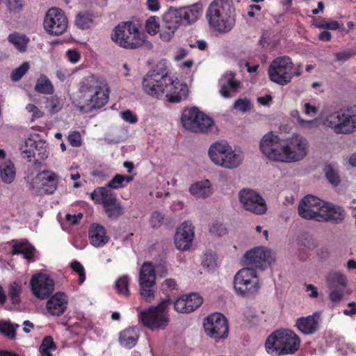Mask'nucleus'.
Listing matches in <instances>:
<instances>
[{
    "label": "nucleus",
    "mask_w": 356,
    "mask_h": 356,
    "mask_svg": "<svg viewBox=\"0 0 356 356\" xmlns=\"http://www.w3.org/2000/svg\"><path fill=\"white\" fill-rule=\"evenodd\" d=\"M79 91L85 98L86 104L79 105V111L89 113L104 106L108 100L110 89L103 78L94 75L85 77L81 83Z\"/></svg>",
    "instance_id": "obj_4"
},
{
    "label": "nucleus",
    "mask_w": 356,
    "mask_h": 356,
    "mask_svg": "<svg viewBox=\"0 0 356 356\" xmlns=\"http://www.w3.org/2000/svg\"><path fill=\"white\" fill-rule=\"evenodd\" d=\"M170 65L165 59L159 61L143 77V88L153 97L160 99L165 96L169 102L178 103L186 98L188 88L169 76Z\"/></svg>",
    "instance_id": "obj_1"
},
{
    "label": "nucleus",
    "mask_w": 356,
    "mask_h": 356,
    "mask_svg": "<svg viewBox=\"0 0 356 356\" xmlns=\"http://www.w3.org/2000/svg\"><path fill=\"white\" fill-rule=\"evenodd\" d=\"M8 40L10 43L19 51L25 52L26 51L27 44L29 42V38L25 35L20 34L18 33H13L9 34Z\"/></svg>",
    "instance_id": "obj_39"
},
{
    "label": "nucleus",
    "mask_w": 356,
    "mask_h": 356,
    "mask_svg": "<svg viewBox=\"0 0 356 356\" xmlns=\"http://www.w3.org/2000/svg\"><path fill=\"white\" fill-rule=\"evenodd\" d=\"M22 291V286L21 283L15 281L10 284L8 286V294L13 304H18L20 302V294Z\"/></svg>",
    "instance_id": "obj_41"
},
{
    "label": "nucleus",
    "mask_w": 356,
    "mask_h": 356,
    "mask_svg": "<svg viewBox=\"0 0 356 356\" xmlns=\"http://www.w3.org/2000/svg\"><path fill=\"white\" fill-rule=\"evenodd\" d=\"M71 268L79 275V284H83L86 280V273L83 265L78 261H74L71 263Z\"/></svg>",
    "instance_id": "obj_49"
},
{
    "label": "nucleus",
    "mask_w": 356,
    "mask_h": 356,
    "mask_svg": "<svg viewBox=\"0 0 356 356\" xmlns=\"http://www.w3.org/2000/svg\"><path fill=\"white\" fill-rule=\"evenodd\" d=\"M67 304V296L64 293L58 292L47 300L46 308L51 316H60L66 311Z\"/></svg>",
    "instance_id": "obj_27"
},
{
    "label": "nucleus",
    "mask_w": 356,
    "mask_h": 356,
    "mask_svg": "<svg viewBox=\"0 0 356 356\" xmlns=\"http://www.w3.org/2000/svg\"><path fill=\"white\" fill-rule=\"evenodd\" d=\"M300 339L293 330L280 329L272 332L266 339V352L273 356L294 354L300 346Z\"/></svg>",
    "instance_id": "obj_6"
},
{
    "label": "nucleus",
    "mask_w": 356,
    "mask_h": 356,
    "mask_svg": "<svg viewBox=\"0 0 356 356\" xmlns=\"http://www.w3.org/2000/svg\"><path fill=\"white\" fill-rule=\"evenodd\" d=\"M157 17L156 16H152L148 18L146 22V29L147 31L151 35H155L156 33H160V26L156 21Z\"/></svg>",
    "instance_id": "obj_47"
},
{
    "label": "nucleus",
    "mask_w": 356,
    "mask_h": 356,
    "mask_svg": "<svg viewBox=\"0 0 356 356\" xmlns=\"http://www.w3.org/2000/svg\"><path fill=\"white\" fill-rule=\"evenodd\" d=\"M294 64L289 56H281L275 59L268 67V76L273 82L286 86L291 81Z\"/></svg>",
    "instance_id": "obj_13"
},
{
    "label": "nucleus",
    "mask_w": 356,
    "mask_h": 356,
    "mask_svg": "<svg viewBox=\"0 0 356 356\" xmlns=\"http://www.w3.org/2000/svg\"><path fill=\"white\" fill-rule=\"evenodd\" d=\"M67 56L70 62L72 63H77L80 59L79 54L73 49H70L67 51Z\"/></svg>",
    "instance_id": "obj_61"
},
{
    "label": "nucleus",
    "mask_w": 356,
    "mask_h": 356,
    "mask_svg": "<svg viewBox=\"0 0 356 356\" xmlns=\"http://www.w3.org/2000/svg\"><path fill=\"white\" fill-rule=\"evenodd\" d=\"M324 201L316 196L307 195L299 203L298 212L299 216L306 220H314L318 222Z\"/></svg>",
    "instance_id": "obj_19"
},
{
    "label": "nucleus",
    "mask_w": 356,
    "mask_h": 356,
    "mask_svg": "<svg viewBox=\"0 0 356 356\" xmlns=\"http://www.w3.org/2000/svg\"><path fill=\"white\" fill-rule=\"evenodd\" d=\"M125 186L123 181V175L117 174L114 177L106 184L105 188L111 191V188L118 189Z\"/></svg>",
    "instance_id": "obj_48"
},
{
    "label": "nucleus",
    "mask_w": 356,
    "mask_h": 356,
    "mask_svg": "<svg viewBox=\"0 0 356 356\" xmlns=\"http://www.w3.org/2000/svg\"><path fill=\"white\" fill-rule=\"evenodd\" d=\"M26 111L29 112V113H33V115L35 117V118H40L41 117V112L40 111V110L38 108V107L36 106H35L34 104H29L26 106Z\"/></svg>",
    "instance_id": "obj_63"
},
{
    "label": "nucleus",
    "mask_w": 356,
    "mask_h": 356,
    "mask_svg": "<svg viewBox=\"0 0 356 356\" xmlns=\"http://www.w3.org/2000/svg\"><path fill=\"white\" fill-rule=\"evenodd\" d=\"M323 124L337 134L347 135L356 132V106L327 114Z\"/></svg>",
    "instance_id": "obj_7"
},
{
    "label": "nucleus",
    "mask_w": 356,
    "mask_h": 356,
    "mask_svg": "<svg viewBox=\"0 0 356 356\" xmlns=\"http://www.w3.org/2000/svg\"><path fill=\"white\" fill-rule=\"evenodd\" d=\"M202 302V298L197 293L185 294L174 302V309L178 313L188 314L197 309Z\"/></svg>",
    "instance_id": "obj_24"
},
{
    "label": "nucleus",
    "mask_w": 356,
    "mask_h": 356,
    "mask_svg": "<svg viewBox=\"0 0 356 356\" xmlns=\"http://www.w3.org/2000/svg\"><path fill=\"white\" fill-rule=\"evenodd\" d=\"M243 161V156L240 152H236L231 147L227 154L224 155L218 166L226 169H235L238 168Z\"/></svg>",
    "instance_id": "obj_30"
},
{
    "label": "nucleus",
    "mask_w": 356,
    "mask_h": 356,
    "mask_svg": "<svg viewBox=\"0 0 356 356\" xmlns=\"http://www.w3.org/2000/svg\"><path fill=\"white\" fill-rule=\"evenodd\" d=\"M325 173L330 183L334 186H337L339 184V177L331 165H328L325 166Z\"/></svg>",
    "instance_id": "obj_51"
},
{
    "label": "nucleus",
    "mask_w": 356,
    "mask_h": 356,
    "mask_svg": "<svg viewBox=\"0 0 356 356\" xmlns=\"http://www.w3.org/2000/svg\"><path fill=\"white\" fill-rule=\"evenodd\" d=\"M235 76L234 72H227L219 79V92L222 97L232 98L238 92L241 84L239 81L236 79Z\"/></svg>",
    "instance_id": "obj_23"
},
{
    "label": "nucleus",
    "mask_w": 356,
    "mask_h": 356,
    "mask_svg": "<svg viewBox=\"0 0 356 356\" xmlns=\"http://www.w3.org/2000/svg\"><path fill=\"white\" fill-rule=\"evenodd\" d=\"M34 90L43 95H52L54 92L51 81L44 74H41L37 79Z\"/></svg>",
    "instance_id": "obj_38"
},
{
    "label": "nucleus",
    "mask_w": 356,
    "mask_h": 356,
    "mask_svg": "<svg viewBox=\"0 0 356 356\" xmlns=\"http://www.w3.org/2000/svg\"><path fill=\"white\" fill-rule=\"evenodd\" d=\"M234 108L243 113H245L251 109V102L247 99H237L233 106Z\"/></svg>",
    "instance_id": "obj_50"
},
{
    "label": "nucleus",
    "mask_w": 356,
    "mask_h": 356,
    "mask_svg": "<svg viewBox=\"0 0 356 356\" xmlns=\"http://www.w3.org/2000/svg\"><path fill=\"white\" fill-rule=\"evenodd\" d=\"M305 113L307 115H315L318 112L317 107L311 105L309 103H305L304 105Z\"/></svg>",
    "instance_id": "obj_64"
},
{
    "label": "nucleus",
    "mask_w": 356,
    "mask_h": 356,
    "mask_svg": "<svg viewBox=\"0 0 356 356\" xmlns=\"http://www.w3.org/2000/svg\"><path fill=\"white\" fill-rule=\"evenodd\" d=\"M7 7L10 12L19 13L23 9L24 0H7Z\"/></svg>",
    "instance_id": "obj_54"
},
{
    "label": "nucleus",
    "mask_w": 356,
    "mask_h": 356,
    "mask_svg": "<svg viewBox=\"0 0 356 356\" xmlns=\"http://www.w3.org/2000/svg\"><path fill=\"white\" fill-rule=\"evenodd\" d=\"M47 107L49 109L51 113H56L60 108V99L56 97L52 96L47 99Z\"/></svg>",
    "instance_id": "obj_53"
},
{
    "label": "nucleus",
    "mask_w": 356,
    "mask_h": 356,
    "mask_svg": "<svg viewBox=\"0 0 356 356\" xmlns=\"http://www.w3.org/2000/svg\"><path fill=\"white\" fill-rule=\"evenodd\" d=\"M335 56L337 60L345 61L348 60L352 56V53L350 51H344L337 53Z\"/></svg>",
    "instance_id": "obj_62"
},
{
    "label": "nucleus",
    "mask_w": 356,
    "mask_h": 356,
    "mask_svg": "<svg viewBox=\"0 0 356 356\" xmlns=\"http://www.w3.org/2000/svg\"><path fill=\"white\" fill-rule=\"evenodd\" d=\"M96 17V15L91 10L81 11L75 15L74 24L78 29L86 30L90 29Z\"/></svg>",
    "instance_id": "obj_33"
},
{
    "label": "nucleus",
    "mask_w": 356,
    "mask_h": 356,
    "mask_svg": "<svg viewBox=\"0 0 356 356\" xmlns=\"http://www.w3.org/2000/svg\"><path fill=\"white\" fill-rule=\"evenodd\" d=\"M238 198L241 207L256 215H263L268 207L264 197L257 191L243 188L238 191Z\"/></svg>",
    "instance_id": "obj_14"
},
{
    "label": "nucleus",
    "mask_w": 356,
    "mask_h": 356,
    "mask_svg": "<svg viewBox=\"0 0 356 356\" xmlns=\"http://www.w3.org/2000/svg\"><path fill=\"white\" fill-rule=\"evenodd\" d=\"M89 239L92 245L98 248L105 245L108 243L109 237L102 225L92 223L89 228Z\"/></svg>",
    "instance_id": "obj_28"
},
{
    "label": "nucleus",
    "mask_w": 356,
    "mask_h": 356,
    "mask_svg": "<svg viewBox=\"0 0 356 356\" xmlns=\"http://www.w3.org/2000/svg\"><path fill=\"white\" fill-rule=\"evenodd\" d=\"M35 248L27 241L15 243L13 245V254H22L26 259H31L33 257Z\"/></svg>",
    "instance_id": "obj_37"
},
{
    "label": "nucleus",
    "mask_w": 356,
    "mask_h": 356,
    "mask_svg": "<svg viewBox=\"0 0 356 356\" xmlns=\"http://www.w3.org/2000/svg\"><path fill=\"white\" fill-rule=\"evenodd\" d=\"M19 326L17 324H13L10 322H0V333L9 339H14L16 337V329Z\"/></svg>",
    "instance_id": "obj_42"
},
{
    "label": "nucleus",
    "mask_w": 356,
    "mask_h": 356,
    "mask_svg": "<svg viewBox=\"0 0 356 356\" xmlns=\"http://www.w3.org/2000/svg\"><path fill=\"white\" fill-rule=\"evenodd\" d=\"M21 150L23 156L29 161L33 157L35 158L36 161L43 160L49 155L45 141L35 140L31 138L25 140L24 147H22Z\"/></svg>",
    "instance_id": "obj_22"
},
{
    "label": "nucleus",
    "mask_w": 356,
    "mask_h": 356,
    "mask_svg": "<svg viewBox=\"0 0 356 356\" xmlns=\"http://www.w3.org/2000/svg\"><path fill=\"white\" fill-rule=\"evenodd\" d=\"M56 349L53 339L50 336L44 337L40 346V353L42 356H51V351Z\"/></svg>",
    "instance_id": "obj_45"
},
{
    "label": "nucleus",
    "mask_w": 356,
    "mask_h": 356,
    "mask_svg": "<svg viewBox=\"0 0 356 356\" xmlns=\"http://www.w3.org/2000/svg\"><path fill=\"white\" fill-rule=\"evenodd\" d=\"M82 218L83 214L81 213H78L76 214L67 213L65 216V220L71 225H76Z\"/></svg>",
    "instance_id": "obj_59"
},
{
    "label": "nucleus",
    "mask_w": 356,
    "mask_h": 356,
    "mask_svg": "<svg viewBox=\"0 0 356 356\" xmlns=\"http://www.w3.org/2000/svg\"><path fill=\"white\" fill-rule=\"evenodd\" d=\"M145 35L141 33L135 24L124 22L118 24L113 31L112 40L120 47L135 49L143 46Z\"/></svg>",
    "instance_id": "obj_8"
},
{
    "label": "nucleus",
    "mask_w": 356,
    "mask_h": 356,
    "mask_svg": "<svg viewBox=\"0 0 356 356\" xmlns=\"http://www.w3.org/2000/svg\"><path fill=\"white\" fill-rule=\"evenodd\" d=\"M30 68L29 63L24 62L20 66L13 70L10 74V79L13 82L19 81Z\"/></svg>",
    "instance_id": "obj_46"
},
{
    "label": "nucleus",
    "mask_w": 356,
    "mask_h": 356,
    "mask_svg": "<svg viewBox=\"0 0 356 356\" xmlns=\"http://www.w3.org/2000/svg\"><path fill=\"white\" fill-rule=\"evenodd\" d=\"M209 26L220 33H227L236 22L235 8L231 0H213L206 13Z\"/></svg>",
    "instance_id": "obj_5"
},
{
    "label": "nucleus",
    "mask_w": 356,
    "mask_h": 356,
    "mask_svg": "<svg viewBox=\"0 0 356 356\" xmlns=\"http://www.w3.org/2000/svg\"><path fill=\"white\" fill-rule=\"evenodd\" d=\"M245 264L249 267L264 269L267 264L275 261L273 252L268 248L260 246L248 251L245 255Z\"/></svg>",
    "instance_id": "obj_18"
},
{
    "label": "nucleus",
    "mask_w": 356,
    "mask_h": 356,
    "mask_svg": "<svg viewBox=\"0 0 356 356\" xmlns=\"http://www.w3.org/2000/svg\"><path fill=\"white\" fill-rule=\"evenodd\" d=\"M181 120L186 129L195 133L206 132L213 124V120L196 107L184 110Z\"/></svg>",
    "instance_id": "obj_12"
},
{
    "label": "nucleus",
    "mask_w": 356,
    "mask_h": 356,
    "mask_svg": "<svg viewBox=\"0 0 356 356\" xmlns=\"http://www.w3.org/2000/svg\"><path fill=\"white\" fill-rule=\"evenodd\" d=\"M139 284H156V270L152 262L145 261L141 266Z\"/></svg>",
    "instance_id": "obj_32"
},
{
    "label": "nucleus",
    "mask_w": 356,
    "mask_h": 356,
    "mask_svg": "<svg viewBox=\"0 0 356 356\" xmlns=\"http://www.w3.org/2000/svg\"><path fill=\"white\" fill-rule=\"evenodd\" d=\"M68 141L73 147H79L81 145V135L78 131H74L69 134Z\"/></svg>",
    "instance_id": "obj_58"
},
{
    "label": "nucleus",
    "mask_w": 356,
    "mask_h": 356,
    "mask_svg": "<svg viewBox=\"0 0 356 356\" xmlns=\"http://www.w3.org/2000/svg\"><path fill=\"white\" fill-rule=\"evenodd\" d=\"M262 154L270 161L291 163L302 160L307 154V140L300 135L284 140L270 131L261 139Z\"/></svg>",
    "instance_id": "obj_2"
},
{
    "label": "nucleus",
    "mask_w": 356,
    "mask_h": 356,
    "mask_svg": "<svg viewBox=\"0 0 356 356\" xmlns=\"http://www.w3.org/2000/svg\"><path fill=\"white\" fill-rule=\"evenodd\" d=\"M209 232L212 234L221 236L227 233V229L222 224L216 222L211 225Z\"/></svg>",
    "instance_id": "obj_56"
},
{
    "label": "nucleus",
    "mask_w": 356,
    "mask_h": 356,
    "mask_svg": "<svg viewBox=\"0 0 356 356\" xmlns=\"http://www.w3.org/2000/svg\"><path fill=\"white\" fill-rule=\"evenodd\" d=\"M321 312H316L312 315L300 317L296 319L295 327L305 335H312L320 327Z\"/></svg>",
    "instance_id": "obj_26"
},
{
    "label": "nucleus",
    "mask_w": 356,
    "mask_h": 356,
    "mask_svg": "<svg viewBox=\"0 0 356 356\" xmlns=\"http://www.w3.org/2000/svg\"><path fill=\"white\" fill-rule=\"evenodd\" d=\"M326 282L329 288L346 289L348 284L347 277L339 270L329 272L326 276Z\"/></svg>",
    "instance_id": "obj_34"
},
{
    "label": "nucleus",
    "mask_w": 356,
    "mask_h": 356,
    "mask_svg": "<svg viewBox=\"0 0 356 356\" xmlns=\"http://www.w3.org/2000/svg\"><path fill=\"white\" fill-rule=\"evenodd\" d=\"M204 330L207 336L216 341L225 339L229 334V323L220 313H213L204 321Z\"/></svg>",
    "instance_id": "obj_15"
},
{
    "label": "nucleus",
    "mask_w": 356,
    "mask_h": 356,
    "mask_svg": "<svg viewBox=\"0 0 356 356\" xmlns=\"http://www.w3.org/2000/svg\"><path fill=\"white\" fill-rule=\"evenodd\" d=\"M171 302L170 298H165L157 306L140 311L138 314L139 321L152 331L164 330L170 321L167 309Z\"/></svg>",
    "instance_id": "obj_9"
},
{
    "label": "nucleus",
    "mask_w": 356,
    "mask_h": 356,
    "mask_svg": "<svg viewBox=\"0 0 356 356\" xmlns=\"http://www.w3.org/2000/svg\"><path fill=\"white\" fill-rule=\"evenodd\" d=\"M129 277L127 275L120 277L114 284V288L118 295L128 298L130 295Z\"/></svg>",
    "instance_id": "obj_40"
},
{
    "label": "nucleus",
    "mask_w": 356,
    "mask_h": 356,
    "mask_svg": "<svg viewBox=\"0 0 356 356\" xmlns=\"http://www.w3.org/2000/svg\"><path fill=\"white\" fill-rule=\"evenodd\" d=\"M164 220V216L159 212L154 211L151 216L150 224L153 228H159L161 226Z\"/></svg>",
    "instance_id": "obj_55"
},
{
    "label": "nucleus",
    "mask_w": 356,
    "mask_h": 356,
    "mask_svg": "<svg viewBox=\"0 0 356 356\" xmlns=\"http://www.w3.org/2000/svg\"><path fill=\"white\" fill-rule=\"evenodd\" d=\"M139 336L135 328L130 327L122 331L119 337V341L121 346L131 348L136 344Z\"/></svg>",
    "instance_id": "obj_35"
},
{
    "label": "nucleus",
    "mask_w": 356,
    "mask_h": 356,
    "mask_svg": "<svg viewBox=\"0 0 356 356\" xmlns=\"http://www.w3.org/2000/svg\"><path fill=\"white\" fill-rule=\"evenodd\" d=\"M146 4L147 9L152 12H157L161 8L159 0H147Z\"/></svg>",
    "instance_id": "obj_60"
},
{
    "label": "nucleus",
    "mask_w": 356,
    "mask_h": 356,
    "mask_svg": "<svg viewBox=\"0 0 356 356\" xmlns=\"http://www.w3.org/2000/svg\"><path fill=\"white\" fill-rule=\"evenodd\" d=\"M68 20L64 12L58 8L48 10L44 19V30L51 35H60L67 28Z\"/></svg>",
    "instance_id": "obj_17"
},
{
    "label": "nucleus",
    "mask_w": 356,
    "mask_h": 356,
    "mask_svg": "<svg viewBox=\"0 0 356 356\" xmlns=\"http://www.w3.org/2000/svg\"><path fill=\"white\" fill-rule=\"evenodd\" d=\"M202 265L209 271L214 270L217 266L216 254L211 251H207L202 257Z\"/></svg>",
    "instance_id": "obj_43"
},
{
    "label": "nucleus",
    "mask_w": 356,
    "mask_h": 356,
    "mask_svg": "<svg viewBox=\"0 0 356 356\" xmlns=\"http://www.w3.org/2000/svg\"><path fill=\"white\" fill-rule=\"evenodd\" d=\"M141 298L147 302H151L155 297L154 286L155 284H139Z\"/></svg>",
    "instance_id": "obj_44"
},
{
    "label": "nucleus",
    "mask_w": 356,
    "mask_h": 356,
    "mask_svg": "<svg viewBox=\"0 0 356 356\" xmlns=\"http://www.w3.org/2000/svg\"><path fill=\"white\" fill-rule=\"evenodd\" d=\"M234 289L237 296L252 298L259 289V282L255 269L246 267L241 269L234 277Z\"/></svg>",
    "instance_id": "obj_10"
},
{
    "label": "nucleus",
    "mask_w": 356,
    "mask_h": 356,
    "mask_svg": "<svg viewBox=\"0 0 356 356\" xmlns=\"http://www.w3.org/2000/svg\"><path fill=\"white\" fill-rule=\"evenodd\" d=\"M16 175L14 163L10 160H6L0 165V178L5 184L12 183Z\"/></svg>",
    "instance_id": "obj_36"
},
{
    "label": "nucleus",
    "mask_w": 356,
    "mask_h": 356,
    "mask_svg": "<svg viewBox=\"0 0 356 356\" xmlns=\"http://www.w3.org/2000/svg\"><path fill=\"white\" fill-rule=\"evenodd\" d=\"M189 192L196 199H205L212 193L210 181L207 179L195 182L190 186Z\"/></svg>",
    "instance_id": "obj_31"
},
{
    "label": "nucleus",
    "mask_w": 356,
    "mask_h": 356,
    "mask_svg": "<svg viewBox=\"0 0 356 356\" xmlns=\"http://www.w3.org/2000/svg\"><path fill=\"white\" fill-rule=\"evenodd\" d=\"M193 237L194 231L192 223L185 221L177 228L175 235V246L180 250H186L190 248Z\"/></svg>",
    "instance_id": "obj_25"
},
{
    "label": "nucleus",
    "mask_w": 356,
    "mask_h": 356,
    "mask_svg": "<svg viewBox=\"0 0 356 356\" xmlns=\"http://www.w3.org/2000/svg\"><path fill=\"white\" fill-rule=\"evenodd\" d=\"M331 291L329 295V298L330 300L334 303L337 304L341 301L343 299L344 291L346 289L343 288H329Z\"/></svg>",
    "instance_id": "obj_52"
},
{
    "label": "nucleus",
    "mask_w": 356,
    "mask_h": 356,
    "mask_svg": "<svg viewBox=\"0 0 356 356\" xmlns=\"http://www.w3.org/2000/svg\"><path fill=\"white\" fill-rule=\"evenodd\" d=\"M90 197L95 203L103 205L107 217L111 220H117L124 213V207L116 195L107 188H97L90 193Z\"/></svg>",
    "instance_id": "obj_11"
},
{
    "label": "nucleus",
    "mask_w": 356,
    "mask_h": 356,
    "mask_svg": "<svg viewBox=\"0 0 356 356\" xmlns=\"http://www.w3.org/2000/svg\"><path fill=\"white\" fill-rule=\"evenodd\" d=\"M231 147L225 141H218L213 143L208 152L210 159L214 164L218 165L224 155L227 154Z\"/></svg>",
    "instance_id": "obj_29"
},
{
    "label": "nucleus",
    "mask_w": 356,
    "mask_h": 356,
    "mask_svg": "<svg viewBox=\"0 0 356 356\" xmlns=\"http://www.w3.org/2000/svg\"><path fill=\"white\" fill-rule=\"evenodd\" d=\"M122 118L130 124H135L138 121V118L130 110H127L120 113Z\"/></svg>",
    "instance_id": "obj_57"
},
{
    "label": "nucleus",
    "mask_w": 356,
    "mask_h": 356,
    "mask_svg": "<svg viewBox=\"0 0 356 356\" xmlns=\"http://www.w3.org/2000/svg\"><path fill=\"white\" fill-rule=\"evenodd\" d=\"M30 284L33 295L40 299L48 297L54 289V280L43 273L33 275Z\"/></svg>",
    "instance_id": "obj_20"
},
{
    "label": "nucleus",
    "mask_w": 356,
    "mask_h": 356,
    "mask_svg": "<svg viewBox=\"0 0 356 356\" xmlns=\"http://www.w3.org/2000/svg\"><path fill=\"white\" fill-rule=\"evenodd\" d=\"M320 211L318 216V222H320L340 224L346 218V211L343 207L325 201Z\"/></svg>",
    "instance_id": "obj_21"
},
{
    "label": "nucleus",
    "mask_w": 356,
    "mask_h": 356,
    "mask_svg": "<svg viewBox=\"0 0 356 356\" xmlns=\"http://www.w3.org/2000/svg\"><path fill=\"white\" fill-rule=\"evenodd\" d=\"M202 13L201 4H193L187 8L170 7L163 15L160 38L164 42L170 41L181 24L190 25L195 22Z\"/></svg>",
    "instance_id": "obj_3"
},
{
    "label": "nucleus",
    "mask_w": 356,
    "mask_h": 356,
    "mask_svg": "<svg viewBox=\"0 0 356 356\" xmlns=\"http://www.w3.org/2000/svg\"><path fill=\"white\" fill-rule=\"evenodd\" d=\"M59 177L57 174L51 170H42L33 178L29 184L30 188L33 193L53 194L57 189Z\"/></svg>",
    "instance_id": "obj_16"
}]
</instances>
